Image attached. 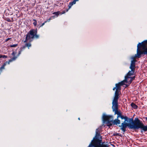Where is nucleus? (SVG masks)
<instances>
[{"label":"nucleus","mask_w":147,"mask_h":147,"mask_svg":"<svg viewBox=\"0 0 147 147\" xmlns=\"http://www.w3.org/2000/svg\"><path fill=\"white\" fill-rule=\"evenodd\" d=\"M102 138L100 136L99 129H97L96 131V135L91 141L88 147H109L107 142H102Z\"/></svg>","instance_id":"1"},{"label":"nucleus","mask_w":147,"mask_h":147,"mask_svg":"<svg viewBox=\"0 0 147 147\" xmlns=\"http://www.w3.org/2000/svg\"><path fill=\"white\" fill-rule=\"evenodd\" d=\"M130 122H132L133 124H131V129H138L140 128L142 131H147V125H144L141 121H140L138 118H136L133 121V118H129Z\"/></svg>","instance_id":"2"},{"label":"nucleus","mask_w":147,"mask_h":147,"mask_svg":"<svg viewBox=\"0 0 147 147\" xmlns=\"http://www.w3.org/2000/svg\"><path fill=\"white\" fill-rule=\"evenodd\" d=\"M142 54L147 55V40L139 43L137 45V57L140 58Z\"/></svg>","instance_id":"3"},{"label":"nucleus","mask_w":147,"mask_h":147,"mask_svg":"<svg viewBox=\"0 0 147 147\" xmlns=\"http://www.w3.org/2000/svg\"><path fill=\"white\" fill-rule=\"evenodd\" d=\"M102 119L104 122L108 124L109 126L112 125L113 124L117 125L121 123L120 121L118 119V118L116 119L113 121V117L112 115H107L104 114Z\"/></svg>","instance_id":"4"},{"label":"nucleus","mask_w":147,"mask_h":147,"mask_svg":"<svg viewBox=\"0 0 147 147\" xmlns=\"http://www.w3.org/2000/svg\"><path fill=\"white\" fill-rule=\"evenodd\" d=\"M37 29H32L26 35L27 38L30 39V41H32L34 38L38 39L39 38V36L37 34Z\"/></svg>","instance_id":"5"},{"label":"nucleus","mask_w":147,"mask_h":147,"mask_svg":"<svg viewBox=\"0 0 147 147\" xmlns=\"http://www.w3.org/2000/svg\"><path fill=\"white\" fill-rule=\"evenodd\" d=\"M128 126L130 129H131V124L127 123L126 121H124L121 123V126L119 125V127H121V129L124 132L126 131V128Z\"/></svg>","instance_id":"6"},{"label":"nucleus","mask_w":147,"mask_h":147,"mask_svg":"<svg viewBox=\"0 0 147 147\" xmlns=\"http://www.w3.org/2000/svg\"><path fill=\"white\" fill-rule=\"evenodd\" d=\"M16 58L17 57H14L10 59L8 61H6L4 63L3 65L0 67V71L1 72L2 70L5 69V67L7 65V63L9 64L10 62L15 60Z\"/></svg>","instance_id":"7"},{"label":"nucleus","mask_w":147,"mask_h":147,"mask_svg":"<svg viewBox=\"0 0 147 147\" xmlns=\"http://www.w3.org/2000/svg\"><path fill=\"white\" fill-rule=\"evenodd\" d=\"M112 109L113 111L115 112V114H117L120 111H118V103H112Z\"/></svg>","instance_id":"8"},{"label":"nucleus","mask_w":147,"mask_h":147,"mask_svg":"<svg viewBox=\"0 0 147 147\" xmlns=\"http://www.w3.org/2000/svg\"><path fill=\"white\" fill-rule=\"evenodd\" d=\"M119 95V92L118 90H116L112 103H118Z\"/></svg>","instance_id":"9"},{"label":"nucleus","mask_w":147,"mask_h":147,"mask_svg":"<svg viewBox=\"0 0 147 147\" xmlns=\"http://www.w3.org/2000/svg\"><path fill=\"white\" fill-rule=\"evenodd\" d=\"M134 71H132L131 70L129 71L127 74L125 76L126 80L127 79V80L129 79L131 76L133 75L134 74Z\"/></svg>","instance_id":"10"},{"label":"nucleus","mask_w":147,"mask_h":147,"mask_svg":"<svg viewBox=\"0 0 147 147\" xmlns=\"http://www.w3.org/2000/svg\"><path fill=\"white\" fill-rule=\"evenodd\" d=\"M78 1V0H74L72 2H69L68 5L69 9L66 10V12H67L68 11L69 9H70L73 5L75 4L76 3V2Z\"/></svg>","instance_id":"11"},{"label":"nucleus","mask_w":147,"mask_h":147,"mask_svg":"<svg viewBox=\"0 0 147 147\" xmlns=\"http://www.w3.org/2000/svg\"><path fill=\"white\" fill-rule=\"evenodd\" d=\"M78 1V0H74L72 2H69L68 5L69 9L66 10V12H67L68 11L69 9H70L73 5L75 4L76 3V2Z\"/></svg>","instance_id":"12"},{"label":"nucleus","mask_w":147,"mask_h":147,"mask_svg":"<svg viewBox=\"0 0 147 147\" xmlns=\"http://www.w3.org/2000/svg\"><path fill=\"white\" fill-rule=\"evenodd\" d=\"M125 82L128 83V80L127 79L126 80L125 78V79L124 80L120 82H119V83L121 86L124 84Z\"/></svg>","instance_id":"13"},{"label":"nucleus","mask_w":147,"mask_h":147,"mask_svg":"<svg viewBox=\"0 0 147 147\" xmlns=\"http://www.w3.org/2000/svg\"><path fill=\"white\" fill-rule=\"evenodd\" d=\"M135 76L133 77H130V78H129V79H130V80H129V79H128V84H130L131 83L132 80L135 79Z\"/></svg>","instance_id":"14"},{"label":"nucleus","mask_w":147,"mask_h":147,"mask_svg":"<svg viewBox=\"0 0 147 147\" xmlns=\"http://www.w3.org/2000/svg\"><path fill=\"white\" fill-rule=\"evenodd\" d=\"M115 86L116 88V90H121V86L119 83L118 84H116Z\"/></svg>","instance_id":"15"},{"label":"nucleus","mask_w":147,"mask_h":147,"mask_svg":"<svg viewBox=\"0 0 147 147\" xmlns=\"http://www.w3.org/2000/svg\"><path fill=\"white\" fill-rule=\"evenodd\" d=\"M119 117H120L122 119H124L125 120L124 121H127L128 118L127 117V116H124L122 115Z\"/></svg>","instance_id":"16"},{"label":"nucleus","mask_w":147,"mask_h":147,"mask_svg":"<svg viewBox=\"0 0 147 147\" xmlns=\"http://www.w3.org/2000/svg\"><path fill=\"white\" fill-rule=\"evenodd\" d=\"M131 106L133 108L135 109H136L138 108V106L133 102L131 104Z\"/></svg>","instance_id":"17"},{"label":"nucleus","mask_w":147,"mask_h":147,"mask_svg":"<svg viewBox=\"0 0 147 147\" xmlns=\"http://www.w3.org/2000/svg\"><path fill=\"white\" fill-rule=\"evenodd\" d=\"M129 68L131 69L132 71H135V65H131L130 66Z\"/></svg>","instance_id":"18"},{"label":"nucleus","mask_w":147,"mask_h":147,"mask_svg":"<svg viewBox=\"0 0 147 147\" xmlns=\"http://www.w3.org/2000/svg\"><path fill=\"white\" fill-rule=\"evenodd\" d=\"M25 45L26 47H28V49H29V47H31V44L30 42L26 43L25 44Z\"/></svg>","instance_id":"19"},{"label":"nucleus","mask_w":147,"mask_h":147,"mask_svg":"<svg viewBox=\"0 0 147 147\" xmlns=\"http://www.w3.org/2000/svg\"><path fill=\"white\" fill-rule=\"evenodd\" d=\"M60 12L59 11H58L56 12H54L53 13V14H54V15H55V16H56V17H57L58 16H59Z\"/></svg>","instance_id":"20"},{"label":"nucleus","mask_w":147,"mask_h":147,"mask_svg":"<svg viewBox=\"0 0 147 147\" xmlns=\"http://www.w3.org/2000/svg\"><path fill=\"white\" fill-rule=\"evenodd\" d=\"M33 21L34 22L33 23V24L34 25V26H37V21L36 20L34 19L33 20Z\"/></svg>","instance_id":"21"},{"label":"nucleus","mask_w":147,"mask_h":147,"mask_svg":"<svg viewBox=\"0 0 147 147\" xmlns=\"http://www.w3.org/2000/svg\"><path fill=\"white\" fill-rule=\"evenodd\" d=\"M28 41H29L30 42H31L32 41H30V39L28 38H27V36H26V39H25V40L24 41V42H26Z\"/></svg>","instance_id":"22"},{"label":"nucleus","mask_w":147,"mask_h":147,"mask_svg":"<svg viewBox=\"0 0 147 147\" xmlns=\"http://www.w3.org/2000/svg\"><path fill=\"white\" fill-rule=\"evenodd\" d=\"M7 57V56L5 55H0V58H6Z\"/></svg>","instance_id":"23"},{"label":"nucleus","mask_w":147,"mask_h":147,"mask_svg":"<svg viewBox=\"0 0 147 147\" xmlns=\"http://www.w3.org/2000/svg\"><path fill=\"white\" fill-rule=\"evenodd\" d=\"M18 45V44H13L12 45H10V47H17Z\"/></svg>","instance_id":"24"},{"label":"nucleus","mask_w":147,"mask_h":147,"mask_svg":"<svg viewBox=\"0 0 147 147\" xmlns=\"http://www.w3.org/2000/svg\"><path fill=\"white\" fill-rule=\"evenodd\" d=\"M23 50L22 49H20V51H19L18 53V56L20 55L21 54V52L23 51Z\"/></svg>","instance_id":"25"},{"label":"nucleus","mask_w":147,"mask_h":147,"mask_svg":"<svg viewBox=\"0 0 147 147\" xmlns=\"http://www.w3.org/2000/svg\"><path fill=\"white\" fill-rule=\"evenodd\" d=\"M130 65H135V61L134 60L131 61Z\"/></svg>","instance_id":"26"},{"label":"nucleus","mask_w":147,"mask_h":147,"mask_svg":"<svg viewBox=\"0 0 147 147\" xmlns=\"http://www.w3.org/2000/svg\"><path fill=\"white\" fill-rule=\"evenodd\" d=\"M117 118H118L121 115H122L121 114V112H120L119 113L117 114Z\"/></svg>","instance_id":"27"},{"label":"nucleus","mask_w":147,"mask_h":147,"mask_svg":"<svg viewBox=\"0 0 147 147\" xmlns=\"http://www.w3.org/2000/svg\"><path fill=\"white\" fill-rule=\"evenodd\" d=\"M47 22V21H45V22L43 23L39 27V28H40V27H42L43 25H44L45 23H46Z\"/></svg>","instance_id":"28"},{"label":"nucleus","mask_w":147,"mask_h":147,"mask_svg":"<svg viewBox=\"0 0 147 147\" xmlns=\"http://www.w3.org/2000/svg\"><path fill=\"white\" fill-rule=\"evenodd\" d=\"M16 52H15L14 51L13 52H12V55L13 56H14V57H15V55L16 54ZM16 57H17H17H16Z\"/></svg>","instance_id":"29"},{"label":"nucleus","mask_w":147,"mask_h":147,"mask_svg":"<svg viewBox=\"0 0 147 147\" xmlns=\"http://www.w3.org/2000/svg\"><path fill=\"white\" fill-rule=\"evenodd\" d=\"M26 47L25 45L23 47H22L21 48H20V49H22L23 50V51L24 50Z\"/></svg>","instance_id":"30"},{"label":"nucleus","mask_w":147,"mask_h":147,"mask_svg":"<svg viewBox=\"0 0 147 147\" xmlns=\"http://www.w3.org/2000/svg\"><path fill=\"white\" fill-rule=\"evenodd\" d=\"M7 22H11V21L9 18H7L6 20Z\"/></svg>","instance_id":"31"},{"label":"nucleus","mask_w":147,"mask_h":147,"mask_svg":"<svg viewBox=\"0 0 147 147\" xmlns=\"http://www.w3.org/2000/svg\"><path fill=\"white\" fill-rule=\"evenodd\" d=\"M55 17H56L55 16H51L50 18H51V19H54Z\"/></svg>","instance_id":"32"},{"label":"nucleus","mask_w":147,"mask_h":147,"mask_svg":"<svg viewBox=\"0 0 147 147\" xmlns=\"http://www.w3.org/2000/svg\"><path fill=\"white\" fill-rule=\"evenodd\" d=\"M51 19H52L51 18H50L49 19H47V20H46V21H47V22H49L50 21V20Z\"/></svg>","instance_id":"33"},{"label":"nucleus","mask_w":147,"mask_h":147,"mask_svg":"<svg viewBox=\"0 0 147 147\" xmlns=\"http://www.w3.org/2000/svg\"><path fill=\"white\" fill-rule=\"evenodd\" d=\"M65 12H66V11H63L61 13V14H64V13H65Z\"/></svg>","instance_id":"34"},{"label":"nucleus","mask_w":147,"mask_h":147,"mask_svg":"<svg viewBox=\"0 0 147 147\" xmlns=\"http://www.w3.org/2000/svg\"><path fill=\"white\" fill-rule=\"evenodd\" d=\"M11 38H8L7 39H6V41H8Z\"/></svg>","instance_id":"35"},{"label":"nucleus","mask_w":147,"mask_h":147,"mask_svg":"<svg viewBox=\"0 0 147 147\" xmlns=\"http://www.w3.org/2000/svg\"><path fill=\"white\" fill-rule=\"evenodd\" d=\"M143 119H145L147 121V117H144Z\"/></svg>","instance_id":"36"},{"label":"nucleus","mask_w":147,"mask_h":147,"mask_svg":"<svg viewBox=\"0 0 147 147\" xmlns=\"http://www.w3.org/2000/svg\"><path fill=\"white\" fill-rule=\"evenodd\" d=\"M115 89H116V87L114 88H113V90H115Z\"/></svg>","instance_id":"37"},{"label":"nucleus","mask_w":147,"mask_h":147,"mask_svg":"<svg viewBox=\"0 0 147 147\" xmlns=\"http://www.w3.org/2000/svg\"><path fill=\"white\" fill-rule=\"evenodd\" d=\"M78 119L79 120H80V118H78Z\"/></svg>","instance_id":"38"}]
</instances>
